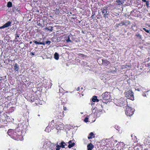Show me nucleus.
<instances>
[{"label":"nucleus","mask_w":150,"mask_h":150,"mask_svg":"<svg viewBox=\"0 0 150 150\" xmlns=\"http://www.w3.org/2000/svg\"><path fill=\"white\" fill-rule=\"evenodd\" d=\"M27 127V126L26 125H21L20 127H18L17 129H18V130H20L19 132H20L22 133V132H26Z\"/></svg>","instance_id":"nucleus-9"},{"label":"nucleus","mask_w":150,"mask_h":150,"mask_svg":"<svg viewBox=\"0 0 150 150\" xmlns=\"http://www.w3.org/2000/svg\"><path fill=\"white\" fill-rule=\"evenodd\" d=\"M30 54L31 55H32V56L34 55V53L33 52H31L30 53Z\"/></svg>","instance_id":"nucleus-39"},{"label":"nucleus","mask_w":150,"mask_h":150,"mask_svg":"<svg viewBox=\"0 0 150 150\" xmlns=\"http://www.w3.org/2000/svg\"><path fill=\"white\" fill-rule=\"evenodd\" d=\"M59 144L60 145L61 147L62 148H64L65 146L66 145V143L63 141H62Z\"/></svg>","instance_id":"nucleus-25"},{"label":"nucleus","mask_w":150,"mask_h":150,"mask_svg":"<svg viewBox=\"0 0 150 150\" xmlns=\"http://www.w3.org/2000/svg\"><path fill=\"white\" fill-rule=\"evenodd\" d=\"M39 98V96L37 94V92H34L31 95L27 97L28 100L31 102H33L37 100Z\"/></svg>","instance_id":"nucleus-4"},{"label":"nucleus","mask_w":150,"mask_h":150,"mask_svg":"<svg viewBox=\"0 0 150 150\" xmlns=\"http://www.w3.org/2000/svg\"><path fill=\"white\" fill-rule=\"evenodd\" d=\"M59 54L57 52H55L54 54V58L57 60L59 59Z\"/></svg>","instance_id":"nucleus-24"},{"label":"nucleus","mask_w":150,"mask_h":150,"mask_svg":"<svg viewBox=\"0 0 150 150\" xmlns=\"http://www.w3.org/2000/svg\"><path fill=\"white\" fill-rule=\"evenodd\" d=\"M142 0V1L143 2H146V0Z\"/></svg>","instance_id":"nucleus-43"},{"label":"nucleus","mask_w":150,"mask_h":150,"mask_svg":"<svg viewBox=\"0 0 150 150\" xmlns=\"http://www.w3.org/2000/svg\"><path fill=\"white\" fill-rule=\"evenodd\" d=\"M33 42L37 45H45V44H47L48 45H50L51 42L50 41H46L45 42H38L35 40H34L33 41Z\"/></svg>","instance_id":"nucleus-10"},{"label":"nucleus","mask_w":150,"mask_h":150,"mask_svg":"<svg viewBox=\"0 0 150 150\" xmlns=\"http://www.w3.org/2000/svg\"><path fill=\"white\" fill-rule=\"evenodd\" d=\"M67 42H71V41L70 40V37L68 36V37L67 39L65 40Z\"/></svg>","instance_id":"nucleus-34"},{"label":"nucleus","mask_w":150,"mask_h":150,"mask_svg":"<svg viewBox=\"0 0 150 150\" xmlns=\"http://www.w3.org/2000/svg\"><path fill=\"white\" fill-rule=\"evenodd\" d=\"M54 115V117L56 118V119H62V117L64 116L63 111L62 112L58 111H56L55 112Z\"/></svg>","instance_id":"nucleus-8"},{"label":"nucleus","mask_w":150,"mask_h":150,"mask_svg":"<svg viewBox=\"0 0 150 150\" xmlns=\"http://www.w3.org/2000/svg\"><path fill=\"white\" fill-rule=\"evenodd\" d=\"M94 16H93L92 15L91 16V18H92V19H93L94 18Z\"/></svg>","instance_id":"nucleus-44"},{"label":"nucleus","mask_w":150,"mask_h":150,"mask_svg":"<svg viewBox=\"0 0 150 150\" xmlns=\"http://www.w3.org/2000/svg\"><path fill=\"white\" fill-rule=\"evenodd\" d=\"M56 147L57 148L56 149V150H59L60 147H61L60 145L58 144L56 145Z\"/></svg>","instance_id":"nucleus-35"},{"label":"nucleus","mask_w":150,"mask_h":150,"mask_svg":"<svg viewBox=\"0 0 150 150\" xmlns=\"http://www.w3.org/2000/svg\"><path fill=\"white\" fill-rule=\"evenodd\" d=\"M144 143L145 145L150 144V138L145 139L144 141Z\"/></svg>","instance_id":"nucleus-17"},{"label":"nucleus","mask_w":150,"mask_h":150,"mask_svg":"<svg viewBox=\"0 0 150 150\" xmlns=\"http://www.w3.org/2000/svg\"><path fill=\"white\" fill-rule=\"evenodd\" d=\"M94 147V146L91 143H90L87 146L88 150H92Z\"/></svg>","instance_id":"nucleus-14"},{"label":"nucleus","mask_w":150,"mask_h":150,"mask_svg":"<svg viewBox=\"0 0 150 150\" xmlns=\"http://www.w3.org/2000/svg\"><path fill=\"white\" fill-rule=\"evenodd\" d=\"M80 90V88L79 87H78L76 89V90L77 91H79Z\"/></svg>","instance_id":"nucleus-40"},{"label":"nucleus","mask_w":150,"mask_h":150,"mask_svg":"<svg viewBox=\"0 0 150 150\" xmlns=\"http://www.w3.org/2000/svg\"><path fill=\"white\" fill-rule=\"evenodd\" d=\"M7 6L8 7H11L12 6V3L11 2L9 1L8 2Z\"/></svg>","instance_id":"nucleus-31"},{"label":"nucleus","mask_w":150,"mask_h":150,"mask_svg":"<svg viewBox=\"0 0 150 150\" xmlns=\"http://www.w3.org/2000/svg\"><path fill=\"white\" fill-rule=\"evenodd\" d=\"M101 12L104 18L106 19L108 18L109 15V12L108 11V8L107 6H104L101 9Z\"/></svg>","instance_id":"nucleus-5"},{"label":"nucleus","mask_w":150,"mask_h":150,"mask_svg":"<svg viewBox=\"0 0 150 150\" xmlns=\"http://www.w3.org/2000/svg\"><path fill=\"white\" fill-rule=\"evenodd\" d=\"M12 11L13 12H16V11H20V8L18 7H13L12 8Z\"/></svg>","instance_id":"nucleus-23"},{"label":"nucleus","mask_w":150,"mask_h":150,"mask_svg":"<svg viewBox=\"0 0 150 150\" xmlns=\"http://www.w3.org/2000/svg\"><path fill=\"white\" fill-rule=\"evenodd\" d=\"M32 43V41H30V42H29V43H30V44H31Z\"/></svg>","instance_id":"nucleus-45"},{"label":"nucleus","mask_w":150,"mask_h":150,"mask_svg":"<svg viewBox=\"0 0 150 150\" xmlns=\"http://www.w3.org/2000/svg\"><path fill=\"white\" fill-rule=\"evenodd\" d=\"M15 41L16 42H18L19 41V40L20 39L19 35L17 34L15 35Z\"/></svg>","instance_id":"nucleus-21"},{"label":"nucleus","mask_w":150,"mask_h":150,"mask_svg":"<svg viewBox=\"0 0 150 150\" xmlns=\"http://www.w3.org/2000/svg\"><path fill=\"white\" fill-rule=\"evenodd\" d=\"M115 2L116 5L120 6L124 4V1L123 0H117Z\"/></svg>","instance_id":"nucleus-12"},{"label":"nucleus","mask_w":150,"mask_h":150,"mask_svg":"<svg viewBox=\"0 0 150 150\" xmlns=\"http://www.w3.org/2000/svg\"><path fill=\"white\" fill-rule=\"evenodd\" d=\"M47 130V129H45V131H46Z\"/></svg>","instance_id":"nucleus-48"},{"label":"nucleus","mask_w":150,"mask_h":150,"mask_svg":"<svg viewBox=\"0 0 150 150\" xmlns=\"http://www.w3.org/2000/svg\"><path fill=\"white\" fill-rule=\"evenodd\" d=\"M41 24H40V23H39V24L38 25H39V26H41Z\"/></svg>","instance_id":"nucleus-46"},{"label":"nucleus","mask_w":150,"mask_h":150,"mask_svg":"<svg viewBox=\"0 0 150 150\" xmlns=\"http://www.w3.org/2000/svg\"><path fill=\"white\" fill-rule=\"evenodd\" d=\"M92 100L93 102H98L99 101V100L97 99V97L96 96H93L92 98Z\"/></svg>","instance_id":"nucleus-20"},{"label":"nucleus","mask_w":150,"mask_h":150,"mask_svg":"<svg viewBox=\"0 0 150 150\" xmlns=\"http://www.w3.org/2000/svg\"><path fill=\"white\" fill-rule=\"evenodd\" d=\"M11 21H8L5 23L3 26L0 27V29H3L8 27L11 25Z\"/></svg>","instance_id":"nucleus-11"},{"label":"nucleus","mask_w":150,"mask_h":150,"mask_svg":"<svg viewBox=\"0 0 150 150\" xmlns=\"http://www.w3.org/2000/svg\"><path fill=\"white\" fill-rule=\"evenodd\" d=\"M95 14L94 12H93L92 13V15L93 16H94Z\"/></svg>","instance_id":"nucleus-41"},{"label":"nucleus","mask_w":150,"mask_h":150,"mask_svg":"<svg viewBox=\"0 0 150 150\" xmlns=\"http://www.w3.org/2000/svg\"><path fill=\"white\" fill-rule=\"evenodd\" d=\"M135 36L139 38V39L142 38V36L139 33H137L135 35Z\"/></svg>","instance_id":"nucleus-32"},{"label":"nucleus","mask_w":150,"mask_h":150,"mask_svg":"<svg viewBox=\"0 0 150 150\" xmlns=\"http://www.w3.org/2000/svg\"><path fill=\"white\" fill-rule=\"evenodd\" d=\"M146 3V5L147 7L148 8L149 7V1H147L146 2H145Z\"/></svg>","instance_id":"nucleus-37"},{"label":"nucleus","mask_w":150,"mask_h":150,"mask_svg":"<svg viewBox=\"0 0 150 150\" xmlns=\"http://www.w3.org/2000/svg\"><path fill=\"white\" fill-rule=\"evenodd\" d=\"M124 25L126 26L130 24V21H124Z\"/></svg>","instance_id":"nucleus-26"},{"label":"nucleus","mask_w":150,"mask_h":150,"mask_svg":"<svg viewBox=\"0 0 150 150\" xmlns=\"http://www.w3.org/2000/svg\"><path fill=\"white\" fill-rule=\"evenodd\" d=\"M88 118L87 117H86L85 119H84V121L85 122H88Z\"/></svg>","instance_id":"nucleus-36"},{"label":"nucleus","mask_w":150,"mask_h":150,"mask_svg":"<svg viewBox=\"0 0 150 150\" xmlns=\"http://www.w3.org/2000/svg\"><path fill=\"white\" fill-rule=\"evenodd\" d=\"M142 147L139 146V147L136 148V150H142Z\"/></svg>","instance_id":"nucleus-38"},{"label":"nucleus","mask_w":150,"mask_h":150,"mask_svg":"<svg viewBox=\"0 0 150 150\" xmlns=\"http://www.w3.org/2000/svg\"><path fill=\"white\" fill-rule=\"evenodd\" d=\"M15 110V108L13 107H11L10 108L9 110V112H12Z\"/></svg>","instance_id":"nucleus-29"},{"label":"nucleus","mask_w":150,"mask_h":150,"mask_svg":"<svg viewBox=\"0 0 150 150\" xmlns=\"http://www.w3.org/2000/svg\"><path fill=\"white\" fill-rule=\"evenodd\" d=\"M143 30L146 31V33H150V30L147 29L145 28H143Z\"/></svg>","instance_id":"nucleus-33"},{"label":"nucleus","mask_w":150,"mask_h":150,"mask_svg":"<svg viewBox=\"0 0 150 150\" xmlns=\"http://www.w3.org/2000/svg\"><path fill=\"white\" fill-rule=\"evenodd\" d=\"M95 136L94 134L92 132H91L89 135V136L88 137V139H91L92 138H94Z\"/></svg>","instance_id":"nucleus-22"},{"label":"nucleus","mask_w":150,"mask_h":150,"mask_svg":"<svg viewBox=\"0 0 150 150\" xmlns=\"http://www.w3.org/2000/svg\"><path fill=\"white\" fill-rule=\"evenodd\" d=\"M117 13L114 12H111V15L113 17H115V16H117Z\"/></svg>","instance_id":"nucleus-28"},{"label":"nucleus","mask_w":150,"mask_h":150,"mask_svg":"<svg viewBox=\"0 0 150 150\" xmlns=\"http://www.w3.org/2000/svg\"><path fill=\"white\" fill-rule=\"evenodd\" d=\"M116 105L118 106L122 107L125 105H127V102L126 100L123 98H121L117 100L115 102Z\"/></svg>","instance_id":"nucleus-3"},{"label":"nucleus","mask_w":150,"mask_h":150,"mask_svg":"<svg viewBox=\"0 0 150 150\" xmlns=\"http://www.w3.org/2000/svg\"><path fill=\"white\" fill-rule=\"evenodd\" d=\"M63 109H64V110H67V108H66V107H64Z\"/></svg>","instance_id":"nucleus-42"},{"label":"nucleus","mask_w":150,"mask_h":150,"mask_svg":"<svg viewBox=\"0 0 150 150\" xmlns=\"http://www.w3.org/2000/svg\"><path fill=\"white\" fill-rule=\"evenodd\" d=\"M134 109L127 105L126 110L125 111V114L127 116H131L134 114Z\"/></svg>","instance_id":"nucleus-6"},{"label":"nucleus","mask_w":150,"mask_h":150,"mask_svg":"<svg viewBox=\"0 0 150 150\" xmlns=\"http://www.w3.org/2000/svg\"><path fill=\"white\" fill-rule=\"evenodd\" d=\"M147 66L146 67V68L145 69V70L147 69L145 71L150 74V63L147 64Z\"/></svg>","instance_id":"nucleus-19"},{"label":"nucleus","mask_w":150,"mask_h":150,"mask_svg":"<svg viewBox=\"0 0 150 150\" xmlns=\"http://www.w3.org/2000/svg\"><path fill=\"white\" fill-rule=\"evenodd\" d=\"M68 143L69 144L68 146V147L69 148H71L74 146L75 143L74 142L72 143L71 140L69 141Z\"/></svg>","instance_id":"nucleus-16"},{"label":"nucleus","mask_w":150,"mask_h":150,"mask_svg":"<svg viewBox=\"0 0 150 150\" xmlns=\"http://www.w3.org/2000/svg\"><path fill=\"white\" fill-rule=\"evenodd\" d=\"M102 64L105 66H107L110 64V62L106 59H102Z\"/></svg>","instance_id":"nucleus-13"},{"label":"nucleus","mask_w":150,"mask_h":150,"mask_svg":"<svg viewBox=\"0 0 150 150\" xmlns=\"http://www.w3.org/2000/svg\"><path fill=\"white\" fill-rule=\"evenodd\" d=\"M132 136H133V134H132V135H131V137H132Z\"/></svg>","instance_id":"nucleus-47"},{"label":"nucleus","mask_w":150,"mask_h":150,"mask_svg":"<svg viewBox=\"0 0 150 150\" xmlns=\"http://www.w3.org/2000/svg\"><path fill=\"white\" fill-rule=\"evenodd\" d=\"M117 27H119V26H122L123 25H124V21H121L120 23H119L118 24H117Z\"/></svg>","instance_id":"nucleus-27"},{"label":"nucleus","mask_w":150,"mask_h":150,"mask_svg":"<svg viewBox=\"0 0 150 150\" xmlns=\"http://www.w3.org/2000/svg\"><path fill=\"white\" fill-rule=\"evenodd\" d=\"M125 95L126 97L127 98L130 99L132 100H134V93L132 90H129L125 93Z\"/></svg>","instance_id":"nucleus-7"},{"label":"nucleus","mask_w":150,"mask_h":150,"mask_svg":"<svg viewBox=\"0 0 150 150\" xmlns=\"http://www.w3.org/2000/svg\"><path fill=\"white\" fill-rule=\"evenodd\" d=\"M63 126L62 125L57 124L56 126V129L58 130L63 129Z\"/></svg>","instance_id":"nucleus-15"},{"label":"nucleus","mask_w":150,"mask_h":150,"mask_svg":"<svg viewBox=\"0 0 150 150\" xmlns=\"http://www.w3.org/2000/svg\"><path fill=\"white\" fill-rule=\"evenodd\" d=\"M7 134L11 137L16 140L20 139L22 137L21 132L18 131V129L17 128L15 130L9 129Z\"/></svg>","instance_id":"nucleus-1"},{"label":"nucleus","mask_w":150,"mask_h":150,"mask_svg":"<svg viewBox=\"0 0 150 150\" xmlns=\"http://www.w3.org/2000/svg\"><path fill=\"white\" fill-rule=\"evenodd\" d=\"M13 69L15 71H18L19 70V66L17 63H16L14 64Z\"/></svg>","instance_id":"nucleus-18"},{"label":"nucleus","mask_w":150,"mask_h":150,"mask_svg":"<svg viewBox=\"0 0 150 150\" xmlns=\"http://www.w3.org/2000/svg\"><path fill=\"white\" fill-rule=\"evenodd\" d=\"M102 99H101L103 103H107L111 100V96L110 92H105L102 95Z\"/></svg>","instance_id":"nucleus-2"},{"label":"nucleus","mask_w":150,"mask_h":150,"mask_svg":"<svg viewBox=\"0 0 150 150\" xmlns=\"http://www.w3.org/2000/svg\"><path fill=\"white\" fill-rule=\"evenodd\" d=\"M45 29L48 30H50V32H52L53 30V27L52 26H49L48 28H46Z\"/></svg>","instance_id":"nucleus-30"}]
</instances>
